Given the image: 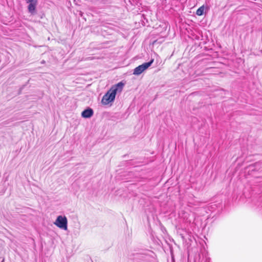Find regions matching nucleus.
<instances>
[{"label": "nucleus", "mask_w": 262, "mask_h": 262, "mask_svg": "<svg viewBox=\"0 0 262 262\" xmlns=\"http://www.w3.org/2000/svg\"><path fill=\"white\" fill-rule=\"evenodd\" d=\"M54 224L60 229L67 230L68 220L65 216L59 215L54 222Z\"/></svg>", "instance_id": "nucleus-2"}, {"label": "nucleus", "mask_w": 262, "mask_h": 262, "mask_svg": "<svg viewBox=\"0 0 262 262\" xmlns=\"http://www.w3.org/2000/svg\"><path fill=\"white\" fill-rule=\"evenodd\" d=\"M154 62V59H151L149 62L143 63L139 66L134 70L133 74L139 75L149 67Z\"/></svg>", "instance_id": "nucleus-3"}, {"label": "nucleus", "mask_w": 262, "mask_h": 262, "mask_svg": "<svg viewBox=\"0 0 262 262\" xmlns=\"http://www.w3.org/2000/svg\"><path fill=\"white\" fill-rule=\"evenodd\" d=\"M94 114L93 110L91 108H88L84 110L81 113V116L84 118H89L91 117Z\"/></svg>", "instance_id": "nucleus-5"}, {"label": "nucleus", "mask_w": 262, "mask_h": 262, "mask_svg": "<svg viewBox=\"0 0 262 262\" xmlns=\"http://www.w3.org/2000/svg\"><path fill=\"white\" fill-rule=\"evenodd\" d=\"M204 6H202L200 7L196 10V14L199 15V16L202 15L203 14V13H204Z\"/></svg>", "instance_id": "nucleus-6"}, {"label": "nucleus", "mask_w": 262, "mask_h": 262, "mask_svg": "<svg viewBox=\"0 0 262 262\" xmlns=\"http://www.w3.org/2000/svg\"><path fill=\"white\" fill-rule=\"evenodd\" d=\"M124 83L120 82L113 86L110 90L103 96L101 102L103 104L106 105L113 101L115 98L116 94L122 91Z\"/></svg>", "instance_id": "nucleus-1"}, {"label": "nucleus", "mask_w": 262, "mask_h": 262, "mask_svg": "<svg viewBox=\"0 0 262 262\" xmlns=\"http://www.w3.org/2000/svg\"><path fill=\"white\" fill-rule=\"evenodd\" d=\"M4 260H3V261L2 262H4Z\"/></svg>", "instance_id": "nucleus-8"}, {"label": "nucleus", "mask_w": 262, "mask_h": 262, "mask_svg": "<svg viewBox=\"0 0 262 262\" xmlns=\"http://www.w3.org/2000/svg\"><path fill=\"white\" fill-rule=\"evenodd\" d=\"M25 1L27 4H28V12L32 15L35 14L38 0H25Z\"/></svg>", "instance_id": "nucleus-4"}, {"label": "nucleus", "mask_w": 262, "mask_h": 262, "mask_svg": "<svg viewBox=\"0 0 262 262\" xmlns=\"http://www.w3.org/2000/svg\"><path fill=\"white\" fill-rule=\"evenodd\" d=\"M204 262H210V259L206 258Z\"/></svg>", "instance_id": "nucleus-7"}]
</instances>
